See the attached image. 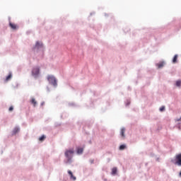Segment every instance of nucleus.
Returning <instances> with one entry per match:
<instances>
[{
  "label": "nucleus",
  "instance_id": "f257e3e1",
  "mask_svg": "<svg viewBox=\"0 0 181 181\" xmlns=\"http://www.w3.org/2000/svg\"><path fill=\"white\" fill-rule=\"evenodd\" d=\"M171 26H174L175 32H179L181 29V18L178 19L174 18L171 23H168L165 27L149 30L148 35H150L151 36L153 35L154 39H156V37H159L160 33L163 32V29H170Z\"/></svg>",
  "mask_w": 181,
  "mask_h": 181
},
{
  "label": "nucleus",
  "instance_id": "f03ea898",
  "mask_svg": "<svg viewBox=\"0 0 181 181\" xmlns=\"http://www.w3.org/2000/svg\"><path fill=\"white\" fill-rule=\"evenodd\" d=\"M66 159L64 160L65 165H71L73 163V157L74 156V148L66 149L64 152Z\"/></svg>",
  "mask_w": 181,
  "mask_h": 181
},
{
  "label": "nucleus",
  "instance_id": "7ed1b4c3",
  "mask_svg": "<svg viewBox=\"0 0 181 181\" xmlns=\"http://www.w3.org/2000/svg\"><path fill=\"white\" fill-rule=\"evenodd\" d=\"M47 81L54 88H57V78L53 75L47 76Z\"/></svg>",
  "mask_w": 181,
  "mask_h": 181
},
{
  "label": "nucleus",
  "instance_id": "20e7f679",
  "mask_svg": "<svg viewBox=\"0 0 181 181\" xmlns=\"http://www.w3.org/2000/svg\"><path fill=\"white\" fill-rule=\"evenodd\" d=\"M171 163L175 165V166L181 168V153L177 154L175 158L171 160Z\"/></svg>",
  "mask_w": 181,
  "mask_h": 181
},
{
  "label": "nucleus",
  "instance_id": "39448f33",
  "mask_svg": "<svg viewBox=\"0 0 181 181\" xmlns=\"http://www.w3.org/2000/svg\"><path fill=\"white\" fill-rule=\"evenodd\" d=\"M40 49H43V43L40 41H36L35 45L32 47L33 53H37Z\"/></svg>",
  "mask_w": 181,
  "mask_h": 181
},
{
  "label": "nucleus",
  "instance_id": "423d86ee",
  "mask_svg": "<svg viewBox=\"0 0 181 181\" xmlns=\"http://www.w3.org/2000/svg\"><path fill=\"white\" fill-rule=\"evenodd\" d=\"M32 76H34V78H37L39 74H40V68L39 66L33 68L31 71Z\"/></svg>",
  "mask_w": 181,
  "mask_h": 181
},
{
  "label": "nucleus",
  "instance_id": "0eeeda50",
  "mask_svg": "<svg viewBox=\"0 0 181 181\" xmlns=\"http://www.w3.org/2000/svg\"><path fill=\"white\" fill-rule=\"evenodd\" d=\"M20 132H21V128L19 127V126L14 127V129L11 132V136L16 135V134H19Z\"/></svg>",
  "mask_w": 181,
  "mask_h": 181
},
{
  "label": "nucleus",
  "instance_id": "6e6552de",
  "mask_svg": "<svg viewBox=\"0 0 181 181\" xmlns=\"http://www.w3.org/2000/svg\"><path fill=\"white\" fill-rule=\"evenodd\" d=\"M165 61H160L158 63L156 64V67H158V69H162V67H163V66H165Z\"/></svg>",
  "mask_w": 181,
  "mask_h": 181
},
{
  "label": "nucleus",
  "instance_id": "1a4fd4ad",
  "mask_svg": "<svg viewBox=\"0 0 181 181\" xmlns=\"http://www.w3.org/2000/svg\"><path fill=\"white\" fill-rule=\"evenodd\" d=\"M84 152V148L83 147H77L76 148V153L77 155H82Z\"/></svg>",
  "mask_w": 181,
  "mask_h": 181
},
{
  "label": "nucleus",
  "instance_id": "9d476101",
  "mask_svg": "<svg viewBox=\"0 0 181 181\" xmlns=\"http://www.w3.org/2000/svg\"><path fill=\"white\" fill-rule=\"evenodd\" d=\"M9 27L11 28V29H13V30H16V29H18V25L15 23H13L12 22H9Z\"/></svg>",
  "mask_w": 181,
  "mask_h": 181
},
{
  "label": "nucleus",
  "instance_id": "9b49d317",
  "mask_svg": "<svg viewBox=\"0 0 181 181\" xmlns=\"http://www.w3.org/2000/svg\"><path fill=\"white\" fill-rule=\"evenodd\" d=\"M179 57V55L177 54H175L172 59V63L173 64H176L177 63V58Z\"/></svg>",
  "mask_w": 181,
  "mask_h": 181
},
{
  "label": "nucleus",
  "instance_id": "f8f14e48",
  "mask_svg": "<svg viewBox=\"0 0 181 181\" xmlns=\"http://www.w3.org/2000/svg\"><path fill=\"white\" fill-rule=\"evenodd\" d=\"M117 173H118V168L117 167H114L112 169L111 175H112V176H115Z\"/></svg>",
  "mask_w": 181,
  "mask_h": 181
},
{
  "label": "nucleus",
  "instance_id": "ddd939ff",
  "mask_svg": "<svg viewBox=\"0 0 181 181\" xmlns=\"http://www.w3.org/2000/svg\"><path fill=\"white\" fill-rule=\"evenodd\" d=\"M120 136H121V138H125V127H123L121 129Z\"/></svg>",
  "mask_w": 181,
  "mask_h": 181
},
{
  "label": "nucleus",
  "instance_id": "4468645a",
  "mask_svg": "<svg viewBox=\"0 0 181 181\" xmlns=\"http://www.w3.org/2000/svg\"><path fill=\"white\" fill-rule=\"evenodd\" d=\"M30 104H33L34 107H36L37 105V102L36 101V99L34 98H32L31 100H30Z\"/></svg>",
  "mask_w": 181,
  "mask_h": 181
},
{
  "label": "nucleus",
  "instance_id": "2eb2a0df",
  "mask_svg": "<svg viewBox=\"0 0 181 181\" xmlns=\"http://www.w3.org/2000/svg\"><path fill=\"white\" fill-rule=\"evenodd\" d=\"M104 16H105V18L110 17L111 19H114V15L112 13H104Z\"/></svg>",
  "mask_w": 181,
  "mask_h": 181
},
{
  "label": "nucleus",
  "instance_id": "dca6fc26",
  "mask_svg": "<svg viewBox=\"0 0 181 181\" xmlns=\"http://www.w3.org/2000/svg\"><path fill=\"white\" fill-rule=\"evenodd\" d=\"M12 78V72H9L8 76H6L5 81H9Z\"/></svg>",
  "mask_w": 181,
  "mask_h": 181
},
{
  "label": "nucleus",
  "instance_id": "f3484780",
  "mask_svg": "<svg viewBox=\"0 0 181 181\" xmlns=\"http://www.w3.org/2000/svg\"><path fill=\"white\" fill-rule=\"evenodd\" d=\"M127 149V144H121L119 146V151H125Z\"/></svg>",
  "mask_w": 181,
  "mask_h": 181
},
{
  "label": "nucleus",
  "instance_id": "a211bd4d",
  "mask_svg": "<svg viewBox=\"0 0 181 181\" xmlns=\"http://www.w3.org/2000/svg\"><path fill=\"white\" fill-rule=\"evenodd\" d=\"M150 156H151V158H155L157 162H159V157H158L156 155H155V153H150Z\"/></svg>",
  "mask_w": 181,
  "mask_h": 181
},
{
  "label": "nucleus",
  "instance_id": "6ab92c4d",
  "mask_svg": "<svg viewBox=\"0 0 181 181\" xmlns=\"http://www.w3.org/2000/svg\"><path fill=\"white\" fill-rule=\"evenodd\" d=\"M46 139V135L42 134L41 136L39 137V141L40 142H43Z\"/></svg>",
  "mask_w": 181,
  "mask_h": 181
},
{
  "label": "nucleus",
  "instance_id": "aec40b11",
  "mask_svg": "<svg viewBox=\"0 0 181 181\" xmlns=\"http://www.w3.org/2000/svg\"><path fill=\"white\" fill-rule=\"evenodd\" d=\"M67 117H69V114L67 112H63L62 115H61V118L63 119V118H67Z\"/></svg>",
  "mask_w": 181,
  "mask_h": 181
},
{
  "label": "nucleus",
  "instance_id": "412c9836",
  "mask_svg": "<svg viewBox=\"0 0 181 181\" xmlns=\"http://www.w3.org/2000/svg\"><path fill=\"white\" fill-rule=\"evenodd\" d=\"M69 107H74V108H77V107H78V105L74 103H69Z\"/></svg>",
  "mask_w": 181,
  "mask_h": 181
},
{
  "label": "nucleus",
  "instance_id": "4be33fe9",
  "mask_svg": "<svg viewBox=\"0 0 181 181\" xmlns=\"http://www.w3.org/2000/svg\"><path fill=\"white\" fill-rule=\"evenodd\" d=\"M176 87H181V80H177L175 81Z\"/></svg>",
  "mask_w": 181,
  "mask_h": 181
},
{
  "label": "nucleus",
  "instance_id": "5701e85b",
  "mask_svg": "<svg viewBox=\"0 0 181 181\" xmlns=\"http://www.w3.org/2000/svg\"><path fill=\"white\" fill-rule=\"evenodd\" d=\"M126 107H129V105H131V100L129 99H127L125 102Z\"/></svg>",
  "mask_w": 181,
  "mask_h": 181
},
{
  "label": "nucleus",
  "instance_id": "b1692460",
  "mask_svg": "<svg viewBox=\"0 0 181 181\" xmlns=\"http://www.w3.org/2000/svg\"><path fill=\"white\" fill-rule=\"evenodd\" d=\"M83 123H84V121H83V120H78V121L77 122V125H78V127H81V125H83Z\"/></svg>",
  "mask_w": 181,
  "mask_h": 181
},
{
  "label": "nucleus",
  "instance_id": "393cba45",
  "mask_svg": "<svg viewBox=\"0 0 181 181\" xmlns=\"http://www.w3.org/2000/svg\"><path fill=\"white\" fill-rule=\"evenodd\" d=\"M70 179H71V180H77V177H76V176H74V174L70 175Z\"/></svg>",
  "mask_w": 181,
  "mask_h": 181
},
{
  "label": "nucleus",
  "instance_id": "a878e982",
  "mask_svg": "<svg viewBox=\"0 0 181 181\" xmlns=\"http://www.w3.org/2000/svg\"><path fill=\"white\" fill-rule=\"evenodd\" d=\"M165 110H166V107H165V106H161L160 108H159V111L160 112H163V111H165Z\"/></svg>",
  "mask_w": 181,
  "mask_h": 181
},
{
  "label": "nucleus",
  "instance_id": "bb28decb",
  "mask_svg": "<svg viewBox=\"0 0 181 181\" xmlns=\"http://www.w3.org/2000/svg\"><path fill=\"white\" fill-rule=\"evenodd\" d=\"M16 86H13V88H18L19 87V83L18 82L15 83Z\"/></svg>",
  "mask_w": 181,
  "mask_h": 181
},
{
  "label": "nucleus",
  "instance_id": "cd10ccee",
  "mask_svg": "<svg viewBox=\"0 0 181 181\" xmlns=\"http://www.w3.org/2000/svg\"><path fill=\"white\" fill-rule=\"evenodd\" d=\"M67 173H68V175H69V176H71V175H73V172H72L71 170H69L67 171Z\"/></svg>",
  "mask_w": 181,
  "mask_h": 181
},
{
  "label": "nucleus",
  "instance_id": "c85d7f7f",
  "mask_svg": "<svg viewBox=\"0 0 181 181\" xmlns=\"http://www.w3.org/2000/svg\"><path fill=\"white\" fill-rule=\"evenodd\" d=\"M177 128H178V129H181V122L178 123V124L177 125Z\"/></svg>",
  "mask_w": 181,
  "mask_h": 181
},
{
  "label": "nucleus",
  "instance_id": "c756f323",
  "mask_svg": "<svg viewBox=\"0 0 181 181\" xmlns=\"http://www.w3.org/2000/svg\"><path fill=\"white\" fill-rule=\"evenodd\" d=\"M54 125H55V127H60V125H62V123L55 122Z\"/></svg>",
  "mask_w": 181,
  "mask_h": 181
},
{
  "label": "nucleus",
  "instance_id": "7c9ffc66",
  "mask_svg": "<svg viewBox=\"0 0 181 181\" xmlns=\"http://www.w3.org/2000/svg\"><path fill=\"white\" fill-rule=\"evenodd\" d=\"M8 111H10V112L13 111V106H10L8 108Z\"/></svg>",
  "mask_w": 181,
  "mask_h": 181
},
{
  "label": "nucleus",
  "instance_id": "2f4dec72",
  "mask_svg": "<svg viewBox=\"0 0 181 181\" xmlns=\"http://www.w3.org/2000/svg\"><path fill=\"white\" fill-rule=\"evenodd\" d=\"M89 162H90V165H93L94 159L89 160Z\"/></svg>",
  "mask_w": 181,
  "mask_h": 181
},
{
  "label": "nucleus",
  "instance_id": "473e14b6",
  "mask_svg": "<svg viewBox=\"0 0 181 181\" xmlns=\"http://www.w3.org/2000/svg\"><path fill=\"white\" fill-rule=\"evenodd\" d=\"M46 88H47V93H50V91H51V90H50V88H49V86H47Z\"/></svg>",
  "mask_w": 181,
  "mask_h": 181
},
{
  "label": "nucleus",
  "instance_id": "72a5a7b5",
  "mask_svg": "<svg viewBox=\"0 0 181 181\" xmlns=\"http://www.w3.org/2000/svg\"><path fill=\"white\" fill-rule=\"evenodd\" d=\"M93 104H94V102H91L90 104V107H91V108H93L94 107V105Z\"/></svg>",
  "mask_w": 181,
  "mask_h": 181
},
{
  "label": "nucleus",
  "instance_id": "f704fd0d",
  "mask_svg": "<svg viewBox=\"0 0 181 181\" xmlns=\"http://www.w3.org/2000/svg\"><path fill=\"white\" fill-rule=\"evenodd\" d=\"M93 15H95V12H91V13H90V16H93Z\"/></svg>",
  "mask_w": 181,
  "mask_h": 181
},
{
  "label": "nucleus",
  "instance_id": "c9c22d12",
  "mask_svg": "<svg viewBox=\"0 0 181 181\" xmlns=\"http://www.w3.org/2000/svg\"><path fill=\"white\" fill-rule=\"evenodd\" d=\"M41 106L45 105V102H42L40 104Z\"/></svg>",
  "mask_w": 181,
  "mask_h": 181
},
{
  "label": "nucleus",
  "instance_id": "e433bc0d",
  "mask_svg": "<svg viewBox=\"0 0 181 181\" xmlns=\"http://www.w3.org/2000/svg\"><path fill=\"white\" fill-rule=\"evenodd\" d=\"M26 33H27V35H30V31H27Z\"/></svg>",
  "mask_w": 181,
  "mask_h": 181
},
{
  "label": "nucleus",
  "instance_id": "4c0bfd02",
  "mask_svg": "<svg viewBox=\"0 0 181 181\" xmlns=\"http://www.w3.org/2000/svg\"><path fill=\"white\" fill-rule=\"evenodd\" d=\"M179 177H181V170L179 173Z\"/></svg>",
  "mask_w": 181,
  "mask_h": 181
},
{
  "label": "nucleus",
  "instance_id": "58836bf2",
  "mask_svg": "<svg viewBox=\"0 0 181 181\" xmlns=\"http://www.w3.org/2000/svg\"><path fill=\"white\" fill-rule=\"evenodd\" d=\"M93 95H95V91L93 92Z\"/></svg>",
  "mask_w": 181,
  "mask_h": 181
},
{
  "label": "nucleus",
  "instance_id": "ea45409f",
  "mask_svg": "<svg viewBox=\"0 0 181 181\" xmlns=\"http://www.w3.org/2000/svg\"><path fill=\"white\" fill-rule=\"evenodd\" d=\"M8 21L9 22H11V17H8Z\"/></svg>",
  "mask_w": 181,
  "mask_h": 181
},
{
  "label": "nucleus",
  "instance_id": "a19ab883",
  "mask_svg": "<svg viewBox=\"0 0 181 181\" xmlns=\"http://www.w3.org/2000/svg\"><path fill=\"white\" fill-rule=\"evenodd\" d=\"M128 90H131V87L129 86V87H128Z\"/></svg>",
  "mask_w": 181,
  "mask_h": 181
},
{
  "label": "nucleus",
  "instance_id": "79ce46f5",
  "mask_svg": "<svg viewBox=\"0 0 181 181\" xmlns=\"http://www.w3.org/2000/svg\"><path fill=\"white\" fill-rule=\"evenodd\" d=\"M136 84H138V81H136Z\"/></svg>",
  "mask_w": 181,
  "mask_h": 181
},
{
  "label": "nucleus",
  "instance_id": "37998d69",
  "mask_svg": "<svg viewBox=\"0 0 181 181\" xmlns=\"http://www.w3.org/2000/svg\"><path fill=\"white\" fill-rule=\"evenodd\" d=\"M89 144H91V141H89Z\"/></svg>",
  "mask_w": 181,
  "mask_h": 181
},
{
  "label": "nucleus",
  "instance_id": "c03bdc74",
  "mask_svg": "<svg viewBox=\"0 0 181 181\" xmlns=\"http://www.w3.org/2000/svg\"><path fill=\"white\" fill-rule=\"evenodd\" d=\"M104 180H105V181H107V179H105Z\"/></svg>",
  "mask_w": 181,
  "mask_h": 181
}]
</instances>
